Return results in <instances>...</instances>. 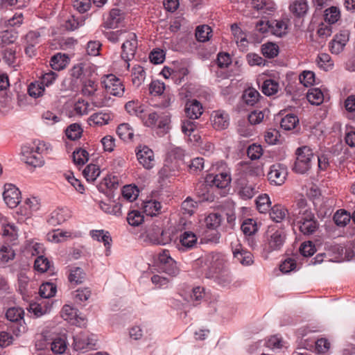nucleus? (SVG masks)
Listing matches in <instances>:
<instances>
[{
    "label": "nucleus",
    "mask_w": 355,
    "mask_h": 355,
    "mask_svg": "<svg viewBox=\"0 0 355 355\" xmlns=\"http://www.w3.org/2000/svg\"><path fill=\"white\" fill-rule=\"evenodd\" d=\"M290 220H293L304 235L313 234L319 227V223L306 200L301 198L296 201L291 210Z\"/></svg>",
    "instance_id": "f257e3e1"
},
{
    "label": "nucleus",
    "mask_w": 355,
    "mask_h": 355,
    "mask_svg": "<svg viewBox=\"0 0 355 355\" xmlns=\"http://www.w3.org/2000/svg\"><path fill=\"white\" fill-rule=\"evenodd\" d=\"M286 234L284 230L275 227H269L265 233L263 241V251L270 254L280 250L284 245Z\"/></svg>",
    "instance_id": "f03ea898"
},
{
    "label": "nucleus",
    "mask_w": 355,
    "mask_h": 355,
    "mask_svg": "<svg viewBox=\"0 0 355 355\" xmlns=\"http://www.w3.org/2000/svg\"><path fill=\"white\" fill-rule=\"evenodd\" d=\"M213 170L216 169L217 173L209 174L206 177V182L217 188H225L231 182V171L227 164L219 161L212 165Z\"/></svg>",
    "instance_id": "7ed1b4c3"
},
{
    "label": "nucleus",
    "mask_w": 355,
    "mask_h": 355,
    "mask_svg": "<svg viewBox=\"0 0 355 355\" xmlns=\"http://www.w3.org/2000/svg\"><path fill=\"white\" fill-rule=\"evenodd\" d=\"M203 261L207 267L205 273L207 277H214L227 268V257L220 252H212L205 254Z\"/></svg>",
    "instance_id": "20e7f679"
},
{
    "label": "nucleus",
    "mask_w": 355,
    "mask_h": 355,
    "mask_svg": "<svg viewBox=\"0 0 355 355\" xmlns=\"http://www.w3.org/2000/svg\"><path fill=\"white\" fill-rule=\"evenodd\" d=\"M295 154L297 157L293 170L297 173L304 174L311 168L313 153L309 146H304L298 148Z\"/></svg>",
    "instance_id": "39448f33"
},
{
    "label": "nucleus",
    "mask_w": 355,
    "mask_h": 355,
    "mask_svg": "<svg viewBox=\"0 0 355 355\" xmlns=\"http://www.w3.org/2000/svg\"><path fill=\"white\" fill-rule=\"evenodd\" d=\"M40 208V201L36 197L26 198L16 212V218L19 223H24L31 218L35 212Z\"/></svg>",
    "instance_id": "423d86ee"
},
{
    "label": "nucleus",
    "mask_w": 355,
    "mask_h": 355,
    "mask_svg": "<svg viewBox=\"0 0 355 355\" xmlns=\"http://www.w3.org/2000/svg\"><path fill=\"white\" fill-rule=\"evenodd\" d=\"M123 39L125 41L121 46V58L126 62L128 69L130 67L128 62L134 58L137 49V35L134 33L127 31Z\"/></svg>",
    "instance_id": "0eeeda50"
},
{
    "label": "nucleus",
    "mask_w": 355,
    "mask_h": 355,
    "mask_svg": "<svg viewBox=\"0 0 355 355\" xmlns=\"http://www.w3.org/2000/svg\"><path fill=\"white\" fill-rule=\"evenodd\" d=\"M257 183L247 178H240L236 182V191L239 197L243 200L253 198L258 192Z\"/></svg>",
    "instance_id": "6e6552de"
},
{
    "label": "nucleus",
    "mask_w": 355,
    "mask_h": 355,
    "mask_svg": "<svg viewBox=\"0 0 355 355\" xmlns=\"http://www.w3.org/2000/svg\"><path fill=\"white\" fill-rule=\"evenodd\" d=\"M102 84L108 94L121 97L125 92L123 82L114 74H108L103 78Z\"/></svg>",
    "instance_id": "1a4fd4ad"
},
{
    "label": "nucleus",
    "mask_w": 355,
    "mask_h": 355,
    "mask_svg": "<svg viewBox=\"0 0 355 355\" xmlns=\"http://www.w3.org/2000/svg\"><path fill=\"white\" fill-rule=\"evenodd\" d=\"M97 337L94 334L82 333L73 337V348L76 351H87L95 349Z\"/></svg>",
    "instance_id": "9d476101"
},
{
    "label": "nucleus",
    "mask_w": 355,
    "mask_h": 355,
    "mask_svg": "<svg viewBox=\"0 0 355 355\" xmlns=\"http://www.w3.org/2000/svg\"><path fill=\"white\" fill-rule=\"evenodd\" d=\"M287 175V167L284 164L277 163L270 167L268 178L270 184L280 186L284 183Z\"/></svg>",
    "instance_id": "9b49d317"
},
{
    "label": "nucleus",
    "mask_w": 355,
    "mask_h": 355,
    "mask_svg": "<svg viewBox=\"0 0 355 355\" xmlns=\"http://www.w3.org/2000/svg\"><path fill=\"white\" fill-rule=\"evenodd\" d=\"M198 238L193 232L184 231L181 232L175 241V246L180 252H187L193 249L197 244Z\"/></svg>",
    "instance_id": "f8f14e48"
},
{
    "label": "nucleus",
    "mask_w": 355,
    "mask_h": 355,
    "mask_svg": "<svg viewBox=\"0 0 355 355\" xmlns=\"http://www.w3.org/2000/svg\"><path fill=\"white\" fill-rule=\"evenodd\" d=\"M3 198L8 207L15 208L21 201V192L15 185L7 183L4 185Z\"/></svg>",
    "instance_id": "ddd939ff"
},
{
    "label": "nucleus",
    "mask_w": 355,
    "mask_h": 355,
    "mask_svg": "<svg viewBox=\"0 0 355 355\" xmlns=\"http://www.w3.org/2000/svg\"><path fill=\"white\" fill-rule=\"evenodd\" d=\"M137 157L141 165L146 169H150L154 166L153 151L146 146H139L137 150Z\"/></svg>",
    "instance_id": "4468645a"
},
{
    "label": "nucleus",
    "mask_w": 355,
    "mask_h": 355,
    "mask_svg": "<svg viewBox=\"0 0 355 355\" xmlns=\"http://www.w3.org/2000/svg\"><path fill=\"white\" fill-rule=\"evenodd\" d=\"M349 40V31L348 30L340 31L339 33L334 36V38L330 42L329 48L331 52L334 54H339L343 51Z\"/></svg>",
    "instance_id": "2eb2a0df"
},
{
    "label": "nucleus",
    "mask_w": 355,
    "mask_h": 355,
    "mask_svg": "<svg viewBox=\"0 0 355 355\" xmlns=\"http://www.w3.org/2000/svg\"><path fill=\"white\" fill-rule=\"evenodd\" d=\"M61 316L71 324L76 326L84 324L85 320L78 315V310L69 304H65L62 307Z\"/></svg>",
    "instance_id": "dca6fc26"
},
{
    "label": "nucleus",
    "mask_w": 355,
    "mask_h": 355,
    "mask_svg": "<svg viewBox=\"0 0 355 355\" xmlns=\"http://www.w3.org/2000/svg\"><path fill=\"white\" fill-rule=\"evenodd\" d=\"M95 67L87 63H80L71 70V76L76 80L83 82L94 72Z\"/></svg>",
    "instance_id": "f3484780"
},
{
    "label": "nucleus",
    "mask_w": 355,
    "mask_h": 355,
    "mask_svg": "<svg viewBox=\"0 0 355 355\" xmlns=\"http://www.w3.org/2000/svg\"><path fill=\"white\" fill-rule=\"evenodd\" d=\"M114 115L110 111H100L92 114L88 119L90 126H103L113 119Z\"/></svg>",
    "instance_id": "a211bd4d"
},
{
    "label": "nucleus",
    "mask_w": 355,
    "mask_h": 355,
    "mask_svg": "<svg viewBox=\"0 0 355 355\" xmlns=\"http://www.w3.org/2000/svg\"><path fill=\"white\" fill-rule=\"evenodd\" d=\"M229 115L223 110L214 111L211 114V122L216 130H224L229 125Z\"/></svg>",
    "instance_id": "6ab92c4d"
},
{
    "label": "nucleus",
    "mask_w": 355,
    "mask_h": 355,
    "mask_svg": "<svg viewBox=\"0 0 355 355\" xmlns=\"http://www.w3.org/2000/svg\"><path fill=\"white\" fill-rule=\"evenodd\" d=\"M71 217L70 211L67 208H58L51 213L48 223L52 226L60 225Z\"/></svg>",
    "instance_id": "aec40b11"
},
{
    "label": "nucleus",
    "mask_w": 355,
    "mask_h": 355,
    "mask_svg": "<svg viewBox=\"0 0 355 355\" xmlns=\"http://www.w3.org/2000/svg\"><path fill=\"white\" fill-rule=\"evenodd\" d=\"M89 236L95 241L103 243L105 248V255L109 256L112 238L107 231L103 230H92L89 232Z\"/></svg>",
    "instance_id": "412c9836"
},
{
    "label": "nucleus",
    "mask_w": 355,
    "mask_h": 355,
    "mask_svg": "<svg viewBox=\"0 0 355 355\" xmlns=\"http://www.w3.org/2000/svg\"><path fill=\"white\" fill-rule=\"evenodd\" d=\"M123 19V12L119 8H113L103 23L105 28H115Z\"/></svg>",
    "instance_id": "4be33fe9"
},
{
    "label": "nucleus",
    "mask_w": 355,
    "mask_h": 355,
    "mask_svg": "<svg viewBox=\"0 0 355 355\" xmlns=\"http://www.w3.org/2000/svg\"><path fill=\"white\" fill-rule=\"evenodd\" d=\"M289 10L295 17H304L309 10L307 0H295L289 5Z\"/></svg>",
    "instance_id": "5701e85b"
},
{
    "label": "nucleus",
    "mask_w": 355,
    "mask_h": 355,
    "mask_svg": "<svg viewBox=\"0 0 355 355\" xmlns=\"http://www.w3.org/2000/svg\"><path fill=\"white\" fill-rule=\"evenodd\" d=\"M185 112L189 119H196L202 114V106L196 99L189 101L186 103Z\"/></svg>",
    "instance_id": "b1692460"
},
{
    "label": "nucleus",
    "mask_w": 355,
    "mask_h": 355,
    "mask_svg": "<svg viewBox=\"0 0 355 355\" xmlns=\"http://www.w3.org/2000/svg\"><path fill=\"white\" fill-rule=\"evenodd\" d=\"M253 7L262 14L270 15L275 9V3L272 0H255Z\"/></svg>",
    "instance_id": "393cba45"
},
{
    "label": "nucleus",
    "mask_w": 355,
    "mask_h": 355,
    "mask_svg": "<svg viewBox=\"0 0 355 355\" xmlns=\"http://www.w3.org/2000/svg\"><path fill=\"white\" fill-rule=\"evenodd\" d=\"M290 215L291 212L281 205H274L270 211L271 219L276 223L282 222L287 216L290 218Z\"/></svg>",
    "instance_id": "a878e982"
},
{
    "label": "nucleus",
    "mask_w": 355,
    "mask_h": 355,
    "mask_svg": "<svg viewBox=\"0 0 355 355\" xmlns=\"http://www.w3.org/2000/svg\"><path fill=\"white\" fill-rule=\"evenodd\" d=\"M45 36V28H41L35 31H30L26 35V44L36 46L40 44Z\"/></svg>",
    "instance_id": "bb28decb"
},
{
    "label": "nucleus",
    "mask_w": 355,
    "mask_h": 355,
    "mask_svg": "<svg viewBox=\"0 0 355 355\" xmlns=\"http://www.w3.org/2000/svg\"><path fill=\"white\" fill-rule=\"evenodd\" d=\"M132 84L138 87L144 82L146 78V71L141 65H135L131 71Z\"/></svg>",
    "instance_id": "cd10ccee"
},
{
    "label": "nucleus",
    "mask_w": 355,
    "mask_h": 355,
    "mask_svg": "<svg viewBox=\"0 0 355 355\" xmlns=\"http://www.w3.org/2000/svg\"><path fill=\"white\" fill-rule=\"evenodd\" d=\"M68 59V56L65 54L58 53L51 58L50 66L53 70H62L66 67Z\"/></svg>",
    "instance_id": "c85d7f7f"
},
{
    "label": "nucleus",
    "mask_w": 355,
    "mask_h": 355,
    "mask_svg": "<svg viewBox=\"0 0 355 355\" xmlns=\"http://www.w3.org/2000/svg\"><path fill=\"white\" fill-rule=\"evenodd\" d=\"M51 305L46 302H34L29 305V311L36 317H40L50 311Z\"/></svg>",
    "instance_id": "c756f323"
},
{
    "label": "nucleus",
    "mask_w": 355,
    "mask_h": 355,
    "mask_svg": "<svg viewBox=\"0 0 355 355\" xmlns=\"http://www.w3.org/2000/svg\"><path fill=\"white\" fill-rule=\"evenodd\" d=\"M306 98L311 104L319 105L323 103L325 95L319 88H311L307 92Z\"/></svg>",
    "instance_id": "7c9ffc66"
},
{
    "label": "nucleus",
    "mask_w": 355,
    "mask_h": 355,
    "mask_svg": "<svg viewBox=\"0 0 355 355\" xmlns=\"http://www.w3.org/2000/svg\"><path fill=\"white\" fill-rule=\"evenodd\" d=\"M270 33L277 36L282 37L286 33L287 24L282 20L269 21Z\"/></svg>",
    "instance_id": "2f4dec72"
},
{
    "label": "nucleus",
    "mask_w": 355,
    "mask_h": 355,
    "mask_svg": "<svg viewBox=\"0 0 355 355\" xmlns=\"http://www.w3.org/2000/svg\"><path fill=\"white\" fill-rule=\"evenodd\" d=\"M263 175V171L262 167L257 164H248L244 171V175L241 178H247L255 182L257 178Z\"/></svg>",
    "instance_id": "473e14b6"
},
{
    "label": "nucleus",
    "mask_w": 355,
    "mask_h": 355,
    "mask_svg": "<svg viewBox=\"0 0 355 355\" xmlns=\"http://www.w3.org/2000/svg\"><path fill=\"white\" fill-rule=\"evenodd\" d=\"M24 157L25 162L34 167H40L44 163L42 155L31 153L28 150H24Z\"/></svg>",
    "instance_id": "72a5a7b5"
},
{
    "label": "nucleus",
    "mask_w": 355,
    "mask_h": 355,
    "mask_svg": "<svg viewBox=\"0 0 355 355\" xmlns=\"http://www.w3.org/2000/svg\"><path fill=\"white\" fill-rule=\"evenodd\" d=\"M162 206L161 203L157 200H148L144 203V212L150 216H153L160 213Z\"/></svg>",
    "instance_id": "f704fd0d"
},
{
    "label": "nucleus",
    "mask_w": 355,
    "mask_h": 355,
    "mask_svg": "<svg viewBox=\"0 0 355 355\" xmlns=\"http://www.w3.org/2000/svg\"><path fill=\"white\" fill-rule=\"evenodd\" d=\"M125 110L131 115H135L139 118L143 117L145 112V106L141 105L138 101H129L125 105Z\"/></svg>",
    "instance_id": "c9c22d12"
},
{
    "label": "nucleus",
    "mask_w": 355,
    "mask_h": 355,
    "mask_svg": "<svg viewBox=\"0 0 355 355\" xmlns=\"http://www.w3.org/2000/svg\"><path fill=\"white\" fill-rule=\"evenodd\" d=\"M340 18V11L338 7L331 6L324 10V19L329 24L336 23Z\"/></svg>",
    "instance_id": "e433bc0d"
},
{
    "label": "nucleus",
    "mask_w": 355,
    "mask_h": 355,
    "mask_svg": "<svg viewBox=\"0 0 355 355\" xmlns=\"http://www.w3.org/2000/svg\"><path fill=\"white\" fill-rule=\"evenodd\" d=\"M260 96V94L257 89L249 87L245 89L242 97L247 105H254L259 101Z\"/></svg>",
    "instance_id": "4c0bfd02"
},
{
    "label": "nucleus",
    "mask_w": 355,
    "mask_h": 355,
    "mask_svg": "<svg viewBox=\"0 0 355 355\" xmlns=\"http://www.w3.org/2000/svg\"><path fill=\"white\" fill-rule=\"evenodd\" d=\"M51 350L56 354H62L67 349V341L64 335L54 338L51 343Z\"/></svg>",
    "instance_id": "58836bf2"
},
{
    "label": "nucleus",
    "mask_w": 355,
    "mask_h": 355,
    "mask_svg": "<svg viewBox=\"0 0 355 355\" xmlns=\"http://www.w3.org/2000/svg\"><path fill=\"white\" fill-rule=\"evenodd\" d=\"M116 132L124 141H131L134 135V131L128 123L120 124L117 128Z\"/></svg>",
    "instance_id": "ea45409f"
},
{
    "label": "nucleus",
    "mask_w": 355,
    "mask_h": 355,
    "mask_svg": "<svg viewBox=\"0 0 355 355\" xmlns=\"http://www.w3.org/2000/svg\"><path fill=\"white\" fill-rule=\"evenodd\" d=\"M45 89L44 85H42V83H41L38 80L29 84L28 87V93L30 96L37 98L44 94Z\"/></svg>",
    "instance_id": "a19ab883"
},
{
    "label": "nucleus",
    "mask_w": 355,
    "mask_h": 355,
    "mask_svg": "<svg viewBox=\"0 0 355 355\" xmlns=\"http://www.w3.org/2000/svg\"><path fill=\"white\" fill-rule=\"evenodd\" d=\"M68 278L71 283L81 284L85 278V273L81 268L73 267L69 270Z\"/></svg>",
    "instance_id": "79ce46f5"
},
{
    "label": "nucleus",
    "mask_w": 355,
    "mask_h": 355,
    "mask_svg": "<svg viewBox=\"0 0 355 355\" xmlns=\"http://www.w3.org/2000/svg\"><path fill=\"white\" fill-rule=\"evenodd\" d=\"M91 290L87 288H81L73 292V299L77 304H81L87 301L91 297Z\"/></svg>",
    "instance_id": "37998d69"
},
{
    "label": "nucleus",
    "mask_w": 355,
    "mask_h": 355,
    "mask_svg": "<svg viewBox=\"0 0 355 355\" xmlns=\"http://www.w3.org/2000/svg\"><path fill=\"white\" fill-rule=\"evenodd\" d=\"M164 231L159 227L153 228L152 231H148L147 238L150 243L156 245H164L166 243L162 239Z\"/></svg>",
    "instance_id": "c03bdc74"
},
{
    "label": "nucleus",
    "mask_w": 355,
    "mask_h": 355,
    "mask_svg": "<svg viewBox=\"0 0 355 355\" xmlns=\"http://www.w3.org/2000/svg\"><path fill=\"white\" fill-rule=\"evenodd\" d=\"M101 170L96 164L87 165L83 171V175L88 182H94L100 175Z\"/></svg>",
    "instance_id": "a18cd8bd"
},
{
    "label": "nucleus",
    "mask_w": 355,
    "mask_h": 355,
    "mask_svg": "<svg viewBox=\"0 0 355 355\" xmlns=\"http://www.w3.org/2000/svg\"><path fill=\"white\" fill-rule=\"evenodd\" d=\"M56 286L51 282L43 283L40 287V295L42 298L53 297L56 293Z\"/></svg>",
    "instance_id": "49530a36"
},
{
    "label": "nucleus",
    "mask_w": 355,
    "mask_h": 355,
    "mask_svg": "<svg viewBox=\"0 0 355 355\" xmlns=\"http://www.w3.org/2000/svg\"><path fill=\"white\" fill-rule=\"evenodd\" d=\"M298 121L299 120L295 115L289 114L282 119L280 125L285 130H291L295 128Z\"/></svg>",
    "instance_id": "de8ad7c7"
},
{
    "label": "nucleus",
    "mask_w": 355,
    "mask_h": 355,
    "mask_svg": "<svg viewBox=\"0 0 355 355\" xmlns=\"http://www.w3.org/2000/svg\"><path fill=\"white\" fill-rule=\"evenodd\" d=\"M212 31L207 25L199 26L196 28V37L199 42H205L209 40Z\"/></svg>",
    "instance_id": "09e8293b"
},
{
    "label": "nucleus",
    "mask_w": 355,
    "mask_h": 355,
    "mask_svg": "<svg viewBox=\"0 0 355 355\" xmlns=\"http://www.w3.org/2000/svg\"><path fill=\"white\" fill-rule=\"evenodd\" d=\"M241 228L243 234L247 236L253 235L258 230L257 222L252 218L245 219Z\"/></svg>",
    "instance_id": "8fccbe9b"
},
{
    "label": "nucleus",
    "mask_w": 355,
    "mask_h": 355,
    "mask_svg": "<svg viewBox=\"0 0 355 355\" xmlns=\"http://www.w3.org/2000/svg\"><path fill=\"white\" fill-rule=\"evenodd\" d=\"M221 220L222 218L220 214L211 213L205 218V223L208 229L216 230L220 226Z\"/></svg>",
    "instance_id": "3c124183"
},
{
    "label": "nucleus",
    "mask_w": 355,
    "mask_h": 355,
    "mask_svg": "<svg viewBox=\"0 0 355 355\" xmlns=\"http://www.w3.org/2000/svg\"><path fill=\"white\" fill-rule=\"evenodd\" d=\"M257 209L260 213L267 212L271 206V202L267 194H262L258 196L256 200Z\"/></svg>",
    "instance_id": "603ef678"
},
{
    "label": "nucleus",
    "mask_w": 355,
    "mask_h": 355,
    "mask_svg": "<svg viewBox=\"0 0 355 355\" xmlns=\"http://www.w3.org/2000/svg\"><path fill=\"white\" fill-rule=\"evenodd\" d=\"M316 61L318 67L324 71H329L333 68V61L327 53L319 54Z\"/></svg>",
    "instance_id": "864d4df0"
},
{
    "label": "nucleus",
    "mask_w": 355,
    "mask_h": 355,
    "mask_svg": "<svg viewBox=\"0 0 355 355\" xmlns=\"http://www.w3.org/2000/svg\"><path fill=\"white\" fill-rule=\"evenodd\" d=\"M261 52L265 57L273 58L278 55L279 47L274 43L268 42L262 45Z\"/></svg>",
    "instance_id": "5fc2aeb1"
},
{
    "label": "nucleus",
    "mask_w": 355,
    "mask_h": 355,
    "mask_svg": "<svg viewBox=\"0 0 355 355\" xmlns=\"http://www.w3.org/2000/svg\"><path fill=\"white\" fill-rule=\"evenodd\" d=\"M279 84L271 79L266 80L262 85V92L266 96H272L278 92Z\"/></svg>",
    "instance_id": "6e6d98bb"
},
{
    "label": "nucleus",
    "mask_w": 355,
    "mask_h": 355,
    "mask_svg": "<svg viewBox=\"0 0 355 355\" xmlns=\"http://www.w3.org/2000/svg\"><path fill=\"white\" fill-rule=\"evenodd\" d=\"M82 93L85 96H92L94 95L97 90V84L95 81L90 79H85L83 82Z\"/></svg>",
    "instance_id": "4d7b16f0"
},
{
    "label": "nucleus",
    "mask_w": 355,
    "mask_h": 355,
    "mask_svg": "<svg viewBox=\"0 0 355 355\" xmlns=\"http://www.w3.org/2000/svg\"><path fill=\"white\" fill-rule=\"evenodd\" d=\"M122 195L125 200L132 202L137 198L139 190L135 186L125 185L123 188Z\"/></svg>",
    "instance_id": "13d9d810"
},
{
    "label": "nucleus",
    "mask_w": 355,
    "mask_h": 355,
    "mask_svg": "<svg viewBox=\"0 0 355 355\" xmlns=\"http://www.w3.org/2000/svg\"><path fill=\"white\" fill-rule=\"evenodd\" d=\"M299 80L304 86L310 87L315 83V73L312 71H304L300 74Z\"/></svg>",
    "instance_id": "bf43d9fd"
},
{
    "label": "nucleus",
    "mask_w": 355,
    "mask_h": 355,
    "mask_svg": "<svg viewBox=\"0 0 355 355\" xmlns=\"http://www.w3.org/2000/svg\"><path fill=\"white\" fill-rule=\"evenodd\" d=\"M88 159L89 153L85 149L79 148L73 153V159L77 165H84L88 161Z\"/></svg>",
    "instance_id": "052dcab7"
},
{
    "label": "nucleus",
    "mask_w": 355,
    "mask_h": 355,
    "mask_svg": "<svg viewBox=\"0 0 355 355\" xmlns=\"http://www.w3.org/2000/svg\"><path fill=\"white\" fill-rule=\"evenodd\" d=\"M35 269L40 272H44L50 270L51 263L49 259L43 255H39L34 263Z\"/></svg>",
    "instance_id": "680f3d73"
},
{
    "label": "nucleus",
    "mask_w": 355,
    "mask_h": 355,
    "mask_svg": "<svg viewBox=\"0 0 355 355\" xmlns=\"http://www.w3.org/2000/svg\"><path fill=\"white\" fill-rule=\"evenodd\" d=\"M17 37V33L12 31H4L0 32V46L8 45L13 43Z\"/></svg>",
    "instance_id": "e2e57ef3"
},
{
    "label": "nucleus",
    "mask_w": 355,
    "mask_h": 355,
    "mask_svg": "<svg viewBox=\"0 0 355 355\" xmlns=\"http://www.w3.org/2000/svg\"><path fill=\"white\" fill-rule=\"evenodd\" d=\"M6 316L11 322H17L23 318L24 311L19 307H11L7 310Z\"/></svg>",
    "instance_id": "0e129e2a"
},
{
    "label": "nucleus",
    "mask_w": 355,
    "mask_h": 355,
    "mask_svg": "<svg viewBox=\"0 0 355 355\" xmlns=\"http://www.w3.org/2000/svg\"><path fill=\"white\" fill-rule=\"evenodd\" d=\"M144 216L139 211L133 210L128 213L127 216V221L131 226H138L144 221Z\"/></svg>",
    "instance_id": "69168bd1"
},
{
    "label": "nucleus",
    "mask_w": 355,
    "mask_h": 355,
    "mask_svg": "<svg viewBox=\"0 0 355 355\" xmlns=\"http://www.w3.org/2000/svg\"><path fill=\"white\" fill-rule=\"evenodd\" d=\"M15 253L9 245H3L0 248V261L6 263L15 258Z\"/></svg>",
    "instance_id": "338daca9"
},
{
    "label": "nucleus",
    "mask_w": 355,
    "mask_h": 355,
    "mask_svg": "<svg viewBox=\"0 0 355 355\" xmlns=\"http://www.w3.org/2000/svg\"><path fill=\"white\" fill-rule=\"evenodd\" d=\"M84 20L82 17L70 16L65 21L64 26L69 31H74L83 26Z\"/></svg>",
    "instance_id": "774afa93"
}]
</instances>
